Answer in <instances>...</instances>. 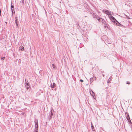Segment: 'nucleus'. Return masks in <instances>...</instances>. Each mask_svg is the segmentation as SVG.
<instances>
[{
    "label": "nucleus",
    "instance_id": "1",
    "mask_svg": "<svg viewBox=\"0 0 132 132\" xmlns=\"http://www.w3.org/2000/svg\"><path fill=\"white\" fill-rule=\"evenodd\" d=\"M35 129L36 132H38V123L37 120H36L35 121Z\"/></svg>",
    "mask_w": 132,
    "mask_h": 132
},
{
    "label": "nucleus",
    "instance_id": "2",
    "mask_svg": "<svg viewBox=\"0 0 132 132\" xmlns=\"http://www.w3.org/2000/svg\"><path fill=\"white\" fill-rule=\"evenodd\" d=\"M104 12L106 14L108 15H109V14H111L112 13L111 12H110L109 11L106 10H104Z\"/></svg>",
    "mask_w": 132,
    "mask_h": 132
},
{
    "label": "nucleus",
    "instance_id": "3",
    "mask_svg": "<svg viewBox=\"0 0 132 132\" xmlns=\"http://www.w3.org/2000/svg\"><path fill=\"white\" fill-rule=\"evenodd\" d=\"M96 77H94L93 78H90V83H91L94 80H96Z\"/></svg>",
    "mask_w": 132,
    "mask_h": 132
},
{
    "label": "nucleus",
    "instance_id": "4",
    "mask_svg": "<svg viewBox=\"0 0 132 132\" xmlns=\"http://www.w3.org/2000/svg\"><path fill=\"white\" fill-rule=\"evenodd\" d=\"M111 19V20H112L113 22L114 23L115 22H116V21H117V20H116L113 16L112 17L111 19Z\"/></svg>",
    "mask_w": 132,
    "mask_h": 132
},
{
    "label": "nucleus",
    "instance_id": "5",
    "mask_svg": "<svg viewBox=\"0 0 132 132\" xmlns=\"http://www.w3.org/2000/svg\"><path fill=\"white\" fill-rule=\"evenodd\" d=\"M51 87L52 88H54L55 87V84L53 82L52 84H51Z\"/></svg>",
    "mask_w": 132,
    "mask_h": 132
},
{
    "label": "nucleus",
    "instance_id": "6",
    "mask_svg": "<svg viewBox=\"0 0 132 132\" xmlns=\"http://www.w3.org/2000/svg\"><path fill=\"white\" fill-rule=\"evenodd\" d=\"M17 17H15V22L16 26L17 27H18V21H17L18 19H17Z\"/></svg>",
    "mask_w": 132,
    "mask_h": 132
},
{
    "label": "nucleus",
    "instance_id": "7",
    "mask_svg": "<svg viewBox=\"0 0 132 132\" xmlns=\"http://www.w3.org/2000/svg\"><path fill=\"white\" fill-rule=\"evenodd\" d=\"M24 50V47L22 46H21L19 47V50H21V51H23Z\"/></svg>",
    "mask_w": 132,
    "mask_h": 132
},
{
    "label": "nucleus",
    "instance_id": "8",
    "mask_svg": "<svg viewBox=\"0 0 132 132\" xmlns=\"http://www.w3.org/2000/svg\"><path fill=\"white\" fill-rule=\"evenodd\" d=\"M26 87L27 89H28L29 87V86L28 85V83H25Z\"/></svg>",
    "mask_w": 132,
    "mask_h": 132
},
{
    "label": "nucleus",
    "instance_id": "9",
    "mask_svg": "<svg viewBox=\"0 0 132 132\" xmlns=\"http://www.w3.org/2000/svg\"><path fill=\"white\" fill-rule=\"evenodd\" d=\"M96 16L97 18H96L100 22L101 21H103V19H100V18L99 17H98V16Z\"/></svg>",
    "mask_w": 132,
    "mask_h": 132
},
{
    "label": "nucleus",
    "instance_id": "10",
    "mask_svg": "<svg viewBox=\"0 0 132 132\" xmlns=\"http://www.w3.org/2000/svg\"><path fill=\"white\" fill-rule=\"evenodd\" d=\"M90 93L93 96H94L95 95L94 93L92 90H91L90 92Z\"/></svg>",
    "mask_w": 132,
    "mask_h": 132
},
{
    "label": "nucleus",
    "instance_id": "11",
    "mask_svg": "<svg viewBox=\"0 0 132 132\" xmlns=\"http://www.w3.org/2000/svg\"><path fill=\"white\" fill-rule=\"evenodd\" d=\"M114 23H116V24L117 26H120L121 25V24L119 23L117 21L116 22H115Z\"/></svg>",
    "mask_w": 132,
    "mask_h": 132
},
{
    "label": "nucleus",
    "instance_id": "12",
    "mask_svg": "<svg viewBox=\"0 0 132 132\" xmlns=\"http://www.w3.org/2000/svg\"><path fill=\"white\" fill-rule=\"evenodd\" d=\"M11 10L12 12V15H13V10L14 9V6L13 5H11Z\"/></svg>",
    "mask_w": 132,
    "mask_h": 132
},
{
    "label": "nucleus",
    "instance_id": "13",
    "mask_svg": "<svg viewBox=\"0 0 132 132\" xmlns=\"http://www.w3.org/2000/svg\"><path fill=\"white\" fill-rule=\"evenodd\" d=\"M54 111V110H53L52 109L51 110V117H52V116L53 115V113H52Z\"/></svg>",
    "mask_w": 132,
    "mask_h": 132
},
{
    "label": "nucleus",
    "instance_id": "14",
    "mask_svg": "<svg viewBox=\"0 0 132 132\" xmlns=\"http://www.w3.org/2000/svg\"><path fill=\"white\" fill-rule=\"evenodd\" d=\"M111 80V78H109L108 80L107 81V82L108 83H109L110 82V81Z\"/></svg>",
    "mask_w": 132,
    "mask_h": 132
},
{
    "label": "nucleus",
    "instance_id": "15",
    "mask_svg": "<svg viewBox=\"0 0 132 132\" xmlns=\"http://www.w3.org/2000/svg\"><path fill=\"white\" fill-rule=\"evenodd\" d=\"M108 16H109V18L110 19H111V18L113 16H112V15H111V14H109V15H108Z\"/></svg>",
    "mask_w": 132,
    "mask_h": 132
},
{
    "label": "nucleus",
    "instance_id": "16",
    "mask_svg": "<svg viewBox=\"0 0 132 132\" xmlns=\"http://www.w3.org/2000/svg\"><path fill=\"white\" fill-rule=\"evenodd\" d=\"M52 67H53V68L54 69H55V65L54 64H52Z\"/></svg>",
    "mask_w": 132,
    "mask_h": 132
},
{
    "label": "nucleus",
    "instance_id": "17",
    "mask_svg": "<svg viewBox=\"0 0 132 132\" xmlns=\"http://www.w3.org/2000/svg\"><path fill=\"white\" fill-rule=\"evenodd\" d=\"M93 18L95 17L96 18H97L96 15L94 14H93Z\"/></svg>",
    "mask_w": 132,
    "mask_h": 132
},
{
    "label": "nucleus",
    "instance_id": "18",
    "mask_svg": "<svg viewBox=\"0 0 132 132\" xmlns=\"http://www.w3.org/2000/svg\"><path fill=\"white\" fill-rule=\"evenodd\" d=\"M127 84H130V82L129 81H127L126 82Z\"/></svg>",
    "mask_w": 132,
    "mask_h": 132
},
{
    "label": "nucleus",
    "instance_id": "19",
    "mask_svg": "<svg viewBox=\"0 0 132 132\" xmlns=\"http://www.w3.org/2000/svg\"><path fill=\"white\" fill-rule=\"evenodd\" d=\"M80 81L81 82H83V81H83V80H82V79H80Z\"/></svg>",
    "mask_w": 132,
    "mask_h": 132
},
{
    "label": "nucleus",
    "instance_id": "20",
    "mask_svg": "<svg viewBox=\"0 0 132 132\" xmlns=\"http://www.w3.org/2000/svg\"><path fill=\"white\" fill-rule=\"evenodd\" d=\"M91 125H92V126H91L92 128V129H93V127L94 128V127H93V126L92 125V123H91Z\"/></svg>",
    "mask_w": 132,
    "mask_h": 132
},
{
    "label": "nucleus",
    "instance_id": "21",
    "mask_svg": "<svg viewBox=\"0 0 132 132\" xmlns=\"http://www.w3.org/2000/svg\"><path fill=\"white\" fill-rule=\"evenodd\" d=\"M1 9H0V16H1Z\"/></svg>",
    "mask_w": 132,
    "mask_h": 132
},
{
    "label": "nucleus",
    "instance_id": "22",
    "mask_svg": "<svg viewBox=\"0 0 132 132\" xmlns=\"http://www.w3.org/2000/svg\"><path fill=\"white\" fill-rule=\"evenodd\" d=\"M4 57H2V58H1V59H2V60H4Z\"/></svg>",
    "mask_w": 132,
    "mask_h": 132
},
{
    "label": "nucleus",
    "instance_id": "23",
    "mask_svg": "<svg viewBox=\"0 0 132 132\" xmlns=\"http://www.w3.org/2000/svg\"><path fill=\"white\" fill-rule=\"evenodd\" d=\"M127 119L128 120H129V119L128 118H127Z\"/></svg>",
    "mask_w": 132,
    "mask_h": 132
}]
</instances>
